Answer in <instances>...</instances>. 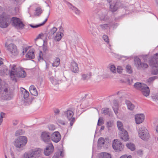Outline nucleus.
Returning a JSON list of instances; mask_svg holds the SVG:
<instances>
[{
  "label": "nucleus",
  "instance_id": "1",
  "mask_svg": "<svg viewBox=\"0 0 158 158\" xmlns=\"http://www.w3.org/2000/svg\"><path fill=\"white\" fill-rule=\"evenodd\" d=\"M10 21L12 22V25L16 29H22L24 28L25 25L19 18L13 17L11 19L10 16L5 12L0 15V27L2 28L7 27L8 26V23Z\"/></svg>",
  "mask_w": 158,
  "mask_h": 158
},
{
  "label": "nucleus",
  "instance_id": "2",
  "mask_svg": "<svg viewBox=\"0 0 158 158\" xmlns=\"http://www.w3.org/2000/svg\"><path fill=\"white\" fill-rule=\"evenodd\" d=\"M16 66L13 65L10 72V77L13 80H16V77L24 78L26 75L25 72L22 68H15Z\"/></svg>",
  "mask_w": 158,
  "mask_h": 158
},
{
  "label": "nucleus",
  "instance_id": "3",
  "mask_svg": "<svg viewBox=\"0 0 158 158\" xmlns=\"http://www.w3.org/2000/svg\"><path fill=\"white\" fill-rule=\"evenodd\" d=\"M128 6L130 9V7H133V6H129L128 3L125 2V0H117L116 1H114L110 4V10L114 12L116 11L119 8H125Z\"/></svg>",
  "mask_w": 158,
  "mask_h": 158
},
{
  "label": "nucleus",
  "instance_id": "4",
  "mask_svg": "<svg viewBox=\"0 0 158 158\" xmlns=\"http://www.w3.org/2000/svg\"><path fill=\"white\" fill-rule=\"evenodd\" d=\"M2 89H0V98L4 100L12 99L13 97V93L9 87L7 86L3 88Z\"/></svg>",
  "mask_w": 158,
  "mask_h": 158
},
{
  "label": "nucleus",
  "instance_id": "5",
  "mask_svg": "<svg viewBox=\"0 0 158 158\" xmlns=\"http://www.w3.org/2000/svg\"><path fill=\"white\" fill-rule=\"evenodd\" d=\"M42 150L39 148H36L31 150L30 151L25 152L21 158H38L40 155Z\"/></svg>",
  "mask_w": 158,
  "mask_h": 158
},
{
  "label": "nucleus",
  "instance_id": "6",
  "mask_svg": "<svg viewBox=\"0 0 158 158\" xmlns=\"http://www.w3.org/2000/svg\"><path fill=\"white\" fill-rule=\"evenodd\" d=\"M150 66L152 67L151 73L152 75L158 74V53L155 54L153 59L149 62Z\"/></svg>",
  "mask_w": 158,
  "mask_h": 158
},
{
  "label": "nucleus",
  "instance_id": "7",
  "mask_svg": "<svg viewBox=\"0 0 158 158\" xmlns=\"http://www.w3.org/2000/svg\"><path fill=\"white\" fill-rule=\"evenodd\" d=\"M117 123L118 129L120 131L119 134V137L124 141H127L129 139L127 131L123 129V123L119 121L117 122Z\"/></svg>",
  "mask_w": 158,
  "mask_h": 158
},
{
  "label": "nucleus",
  "instance_id": "8",
  "mask_svg": "<svg viewBox=\"0 0 158 158\" xmlns=\"http://www.w3.org/2000/svg\"><path fill=\"white\" fill-rule=\"evenodd\" d=\"M27 139L24 136H20L14 142L15 146L17 148H21L25 146L27 143Z\"/></svg>",
  "mask_w": 158,
  "mask_h": 158
},
{
  "label": "nucleus",
  "instance_id": "9",
  "mask_svg": "<svg viewBox=\"0 0 158 158\" xmlns=\"http://www.w3.org/2000/svg\"><path fill=\"white\" fill-rule=\"evenodd\" d=\"M7 42L5 44V47L6 48L7 50L13 55L16 56L18 55L19 51L17 46L13 44H10L7 45Z\"/></svg>",
  "mask_w": 158,
  "mask_h": 158
},
{
  "label": "nucleus",
  "instance_id": "10",
  "mask_svg": "<svg viewBox=\"0 0 158 158\" xmlns=\"http://www.w3.org/2000/svg\"><path fill=\"white\" fill-rule=\"evenodd\" d=\"M138 134L139 136L143 140H146L148 138V131L144 127H142L139 128Z\"/></svg>",
  "mask_w": 158,
  "mask_h": 158
},
{
  "label": "nucleus",
  "instance_id": "11",
  "mask_svg": "<svg viewBox=\"0 0 158 158\" xmlns=\"http://www.w3.org/2000/svg\"><path fill=\"white\" fill-rule=\"evenodd\" d=\"M98 15L99 20L101 21H108L110 20V17L107 15V10L105 9L101 11Z\"/></svg>",
  "mask_w": 158,
  "mask_h": 158
},
{
  "label": "nucleus",
  "instance_id": "12",
  "mask_svg": "<svg viewBox=\"0 0 158 158\" xmlns=\"http://www.w3.org/2000/svg\"><path fill=\"white\" fill-rule=\"evenodd\" d=\"M64 116L66 117L68 120L70 121V125L72 126L75 122V118L73 117V112L71 110H67L64 113Z\"/></svg>",
  "mask_w": 158,
  "mask_h": 158
},
{
  "label": "nucleus",
  "instance_id": "13",
  "mask_svg": "<svg viewBox=\"0 0 158 158\" xmlns=\"http://www.w3.org/2000/svg\"><path fill=\"white\" fill-rule=\"evenodd\" d=\"M134 62L138 69H145L148 67V66L147 64L141 62L140 60L138 58L134 59Z\"/></svg>",
  "mask_w": 158,
  "mask_h": 158
},
{
  "label": "nucleus",
  "instance_id": "14",
  "mask_svg": "<svg viewBox=\"0 0 158 158\" xmlns=\"http://www.w3.org/2000/svg\"><path fill=\"white\" fill-rule=\"evenodd\" d=\"M123 146L121 142L117 139H114L113 142V148L116 152L121 151L123 149Z\"/></svg>",
  "mask_w": 158,
  "mask_h": 158
},
{
  "label": "nucleus",
  "instance_id": "15",
  "mask_svg": "<svg viewBox=\"0 0 158 158\" xmlns=\"http://www.w3.org/2000/svg\"><path fill=\"white\" fill-rule=\"evenodd\" d=\"M41 139L45 143H48L50 141L51 135L49 132L44 131L42 133L41 135Z\"/></svg>",
  "mask_w": 158,
  "mask_h": 158
},
{
  "label": "nucleus",
  "instance_id": "16",
  "mask_svg": "<svg viewBox=\"0 0 158 158\" xmlns=\"http://www.w3.org/2000/svg\"><path fill=\"white\" fill-rule=\"evenodd\" d=\"M61 138V135L58 131L55 132L51 135V139L55 143L59 142Z\"/></svg>",
  "mask_w": 158,
  "mask_h": 158
},
{
  "label": "nucleus",
  "instance_id": "17",
  "mask_svg": "<svg viewBox=\"0 0 158 158\" xmlns=\"http://www.w3.org/2000/svg\"><path fill=\"white\" fill-rule=\"evenodd\" d=\"M53 149L54 147L52 143L50 144L44 150V154L47 156L49 155L53 152Z\"/></svg>",
  "mask_w": 158,
  "mask_h": 158
},
{
  "label": "nucleus",
  "instance_id": "18",
  "mask_svg": "<svg viewBox=\"0 0 158 158\" xmlns=\"http://www.w3.org/2000/svg\"><path fill=\"white\" fill-rule=\"evenodd\" d=\"M98 28L103 31H105L108 28L110 29L112 27L111 22H109L108 23H104L99 24Z\"/></svg>",
  "mask_w": 158,
  "mask_h": 158
},
{
  "label": "nucleus",
  "instance_id": "19",
  "mask_svg": "<svg viewBox=\"0 0 158 158\" xmlns=\"http://www.w3.org/2000/svg\"><path fill=\"white\" fill-rule=\"evenodd\" d=\"M70 69L71 70L75 73H77L79 72V69L78 64L75 62L73 61L71 64Z\"/></svg>",
  "mask_w": 158,
  "mask_h": 158
},
{
  "label": "nucleus",
  "instance_id": "20",
  "mask_svg": "<svg viewBox=\"0 0 158 158\" xmlns=\"http://www.w3.org/2000/svg\"><path fill=\"white\" fill-rule=\"evenodd\" d=\"M136 123L137 124L142 123L144 119V115L143 114H139L135 115Z\"/></svg>",
  "mask_w": 158,
  "mask_h": 158
},
{
  "label": "nucleus",
  "instance_id": "21",
  "mask_svg": "<svg viewBox=\"0 0 158 158\" xmlns=\"http://www.w3.org/2000/svg\"><path fill=\"white\" fill-rule=\"evenodd\" d=\"M81 81H87L90 79L91 77V74L90 73H81Z\"/></svg>",
  "mask_w": 158,
  "mask_h": 158
},
{
  "label": "nucleus",
  "instance_id": "22",
  "mask_svg": "<svg viewBox=\"0 0 158 158\" xmlns=\"http://www.w3.org/2000/svg\"><path fill=\"white\" fill-rule=\"evenodd\" d=\"M142 94L146 97L148 96L149 94L150 90L149 87L146 85L141 90Z\"/></svg>",
  "mask_w": 158,
  "mask_h": 158
},
{
  "label": "nucleus",
  "instance_id": "23",
  "mask_svg": "<svg viewBox=\"0 0 158 158\" xmlns=\"http://www.w3.org/2000/svg\"><path fill=\"white\" fill-rule=\"evenodd\" d=\"M99 158H111V155L108 153L102 152L98 154Z\"/></svg>",
  "mask_w": 158,
  "mask_h": 158
},
{
  "label": "nucleus",
  "instance_id": "24",
  "mask_svg": "<svg viewBox=\"0 0 158 158\" xmlns=\"http://www.w3.org/2000/svg\"><path fill=\"white\" fill-rule=\"evenodd\" d=\"M29 91L31 94L34 96H37L38 95V92L35 86L33 85H31L29 89Z\"/></svg>",
  "mask_w": 158,
  "mask_h": 158
},
{
  "label": "nucleus",
  "instance_id": "25",
  "mask_svg": "<svg viewBox=\"0 0 158 158\" xmlns=\"http://www.w3.org/2000/svg\"><path fill=\"white\" fill-rule=\"evenodd\" d=\"M125 102L127 105V108L130 110H134L135 106L130 101L126 100L125 101Z\"/></svg>",
  "mask_w": 158,
  "mask_h": 158
},
{
  "label": "nucleus",
  "instance_id": "26",
  "mask_svg": "<svg viewBox=\"0 0 158 158\" xmlns=\"http://www.w3.org/2000/svg\"><path fill=\"white\" fill-rule=\"evenodd\" d=\"M144 86H146V85L138 82L135 83L134 85V86L135 88L140 91L143 88Z\"/></svg>",
  "mask_w": 158,
  "mask_h": 158
},
{
  "label": "nucleus",
  "instance_id": "27",
  "mask_svg": "<svg viewBox=\"0 0 158 158\" xmlns=\"http://www.w3.org/2000/svg\"><path fill=\"white\" fill-rule=\"evenodd\" d=\"M10 70H9L7 68L5 67L2 70H0V75L1 76H4L7 75L9 73L10 74Z\"/></svg>",
  "mask_w": 158,
  "mask_h": 158
},
{
  "label": "nucleus",
  "instance_id": "28",
  "mask_svg": "<svg viewBox=\"0 0 158 158\" xmlns=\"http://www.w3.org/2000/svg\"><path fill=\"white\" fill-rule=\"evenodd\" d=\"M63 36L64 34L63 33L60 32H58L55 36V40L56 41H59L60 40Z\"/></svg>",
  "mask_w": 158,
  "mask_h": 158
},
{
  "label": "nucleus",
  "instance_id": "29",
  "mask_svg": "<svg viewBox=\"0 0 158 158\" xmlns=\"http://www.w3.org/2000/svg\"><path fill=\"white\" fill-rule=\"evenodd\" d=\"M27 58L29 59H33L35 57L34 52L30 50L27 52L26 55Z\"/></svg>",
  "mask_w": 158,
  "mask_h": 158
},
{
  "label": "nucleus",
  "instance_id": "30",
  "mask_svg": "<svg viewBox=\"0 0 158 158\" xmlns=\"http://www.w3.org/2000/svg\"><path fill=\"white\" fill-rule=\"evenodd\" d=\"M49 78L50 81L53 84L56 85L57 84L58 82L57 80L55 79L53 76L49 75Z\"/></svg>",
  "mask_w": 158,
  "mask_h": 158
},
{
  "label": "nucleus",
  "instance_id": "31",
  "mask_svg": "<svg viewBox=\"0 0 158 158\" xmlns=\"http://www.w3.org/2000/svg\"><path fill=\"white\" fill-rule=\"evenodd\" d=\"M104 139L102 137L100 138L98 141V145L99 147H102L104 144Z\"/></svg>",
  "mask_w": 158,
  "mask_h": 158
},
{
  "label": "nucleus",
  "instance_id": "32",
  "mask_svg": "<svg viewBox=\"0 0 158 158\" xmlns=\"http://www.w3.org/2000/svg\"><path fill=\"white\" fill-rule=\"evenodd\" d=\"M126 146L128 148L130 149L131 151H133L135 149V146L133 143H127L126 144Z\"/></svg>",
  "mask_w": 158,
  "mask_h": 158
},
{
  "label": "nucleus",
  "instance_id": "33",
  "mask_svg": "<svg viewBox=\"0 0 158 158\" xmlns=\"http://www.w3.org/2000/svg\"><path fill=\"white\" fill-rule=\"evenodd\" d=\"M60 63V59L59 58H56L55 60L52 63V66H58Z\"/></svg>",
  "mask_w": 158,
  "mask_h": 158
},
{
  "label": "nucleus",
  "instance_id": "34",
  "mask_svg": "<svg viewBox=\"0 0 158 158\" xmlns=\"http://www.w3.org/2000/svg\"><path fill=\"white\" fill-rule=\"evenodd\" d=\"M57 31V28L55 27H53L50 30L48 33V35L50 36L53 35Z\"/></svg>",
  "mask_w": 158,
  "mask_h": 158
},
{
  "label": "nucleus",
  "instance_id": "35",
  "mask_svg": "<svg viewBox=\"0 0 158 158\" xmlns=\"http://www.w3.org/2000/svg\"><path fill=\"white\" fill-rule=\"evenodd\" d=\"M22 92L24 98L25 99H26L29 96V93L25 89H24V90Z\"/></svg>",
  "mask_w": 158,
  "mask_h": 158
},
{
  "label": "nucleus",
  "instance_id": "36",
  "mask_svg": "<svg viewBox=\"0 0 158 158\" xmlns=\"http://www.w3.org/2000/svg\"><path fill=\"white\" fill-rule=\"evenodd\" d=\"M42 12V11L41 8L40 7H37L35 10V12L36 13V15L39 16L41 14Z\"/></svg>",
  "mask_w": 158,
  "mask_h": 158
},
{
  "label": "nucleus",
  "instance_id": "37",
  "mask_svg": "<svg viewBox=\"0 0 158 158\" xmlns=\"http://www.w3.org/2000/svg\"><path fill=\"white\" fill-rule=\"evenodd\" d=\"M126 70L127 72L129 73H132V70L131 65H127L126 67Z\"/></svg>",
  "mask_w": 158,
  "mask_h": 158
},
{
  "label": "nucleus",
  "instance_id": "38",
  "mask_svg": "<svg viewBox=\"0 0 158 158\" xmlns=\"http://www.w3.org/2000/svg\"><path fill=\"white\" fill-rule=\"evenodd\" d=\"M24 133V131L22 129H19L16 131L15 132V135L18 136L19 135H22Z\"/></svg>",
  "mask_w": 158,
  "mask_h": 158
},
{
  "label": "nucleus",
  "instance_id": "39",
  "mask_svg": "<svg viewBox=\"0 0 158 158\" xmlns=\"http://www.w3.org/2000/svg\"><path fill=\"white\" fill-rule=\"evenodd\" d=\"M113 125V123L111 121H109L107 122L106 126L109 130V128L112 127Z\"/></svg>",
  "mask_w": 158,
  "mask_h": 158
},
{
  "label": "nucleus",
  "instance_id": "40",
  "mask_svg": "<svg viewBox=\"0 0 158 158\" xmlns=\"http://www.w3.org/2000/svg\"><path fill=\"white\" fill-rule=\"evenodd\" d=\"M110 69L111 71L114 73L116 72V68L114 65H111L110 66Z\"/></svg>",
  "mask_w": 158,
  "mask_h": 158
},
{
  "label": "nucleus",
  "instance_id": "41",
  "mask_svg": "<svg viewBox=\"0 0 158 158\" xmlns=\"http://www.w3.org/2000/svg\"><path fill=\"white\" fill-rule=\"evenodd\" d=\"M104 123V121L102 118H99L98 122L97 125L100 126L102 125Z\"/></svg>",
  "mask_w": 158,
  "mask_h": 158
},
{
  "label": "nucleus",
  "instance_id": "42",
  "mask_svg": "<svg viewBox=\"0 0 158 158\" xmlns=\"http://www.w3.org/2000/svg\"><path fill=\"white\" fill-rule=\"evenodd\" d=\"M102 38L107 43L109 44V39L108 36L107 35H103Z\"/></svg>",
  "mask_w": 158,
  "mask_h": 158
},
{
  "label": "nucleus",
  "instance_id": "43",
  "mask_svg": "<svg viewBox=\"0 0 158 158\" xmlns=\"http://www.w3.org/2000/svg\"><path fill=\"white\" fill-rule=\"evenodd\" d=\"M117 71L118 73H121L122 72L123 68L121 66H118L117 68Z\"/></svg>",
  "mask_w": 158,
  "mask_h": 158
},
{
  "label": "nucleus",
  "instance_id": "44",
  "mask_svg": "<svg viewBox=\"0 0 158 158\" xmlns=\"http://www.w3.org/2000/svg\"><path fill=\"white\" fill-rule=\"evenodd\" d=\"M157 78V77L156 76H154L152 77H151L149 78L148 79V82H151L154 80H155Z\"/></svg>",
  "mask_w": 158,
  "mask_h": 158
},
{
  "label": "nucleus",
  "instance_id": "45",
  "mask_svg": "<svg viewBox=\"0 0 158 158\" xmlns=\"http://www.w3.org/2000/svg\"><path fill=\"white\" fill-rule=\"evenodd\" d=\"M48 127L49 129L50 130H51V131L54 130L55 129V126L54 125H52V124L49 125L48 126Z\"/></svg>",
  "mask_w": 158,
  "mask_h": 158
},
{
  "label": "nucleus",
  "instance_id": "46",
  "mask_svg": "<svg viewBox=\"0 0 158 158\" xmlns=\"http://www.w3.org/2000/svg\"><path fill=\"white\" fill-rule=\"evenodd\" d=\"M38 59L39 60H43V53L42 51H40V52L39 56L38 57Z\"/></svg>",
  "mask_w": 158,
  "mask_h": 158
},
{
  "label": "nucleus",
  "instance_id": "47",
  "mask_svg": "<svg viewBox=\"0 0 158 158\" xmlns=\"http://www.w3.org/2000/svg\"><path fill=\"white\" fill-rule=\"evenodd\" d=\"M73 10L76 14L79 15L80 14V10L76 7H74L73 9Z\"/></svg>",
  "mask_w": 158,
  "mask_h": 158
},
{
  "label": "nucleus",
  "instance_id": "48",
  "mask_svg": "<svg viewBox=\"0 0 158 158\" xmlns=\"http://www.w3.org/2000/svg\"><path fill=\"white\" fill-rule=\"evenodd\" d=\"M103 114L105 115H108L109 114V109H104L103 110Z\"/></svg>",
  "mask_w": 158,
  "mask_h": 158
},
{
  "label": "nucleus",
  "instance_id": "49",
  "mask_svg": "<svg viewBox=\"0 0 158 158\" xmlns=\"http://www.w3.org/2000/svg\"><path fill=\"white\" fill-rule=\"evenodd\" d=\"M113 108L115 114H117L118 113V106H113Z\"/></svg>",
  "mask_w": 158,
  "mask_h": 158
},
{
  "label": "nucleus",
  "instance_id": "50",
  "mask_svg": "<svg viewBox=\"0 0 158 158\" xmlns=\"http://www.w3.org/2000/svg\"><path fill=\"white\" fill-rule=\"evenodd\" d=\"M126 81H127V83L129 85L131 84L133 82V80L132 79H130L129 78L127 79H126Z\"/></svg>",
  "mask_w": 158,
  "mask_h": 158
},
{
  "label": "nucleus",
  "instance_id": "51",
  "mask_svg": "<svg viewBox=\"0 0 158 158\" xmlns=\"http://www.w3.org/2000/svg\"><path fill=\"white\" fill-rule=\"evenodd\" d=\"M89 31H90L91 34L93 35L94 36H95L97 35V33H94V32H93V31H95V29H92V31H91L90 30H89Z\"/></svg>",
  "mask_w": 158,
  "mask_h": 158
},
{
  "label": "nucleus",
  "instance_id": "52",
  "mask_svg": "<svg viewBox=\"0 0 158 158\" xmlns=\"http://www.w3.org/2000/svg\"><path fill=\"white\" fill-rule=\"evenodd\" d=\"M30 26L33 28H36L41 26L40 24L35 25H34L32 24H30Z\"/></svg>",
  "mask_w": 158,
  "mask_h": 158
},
{
  "label": "nucleus",
  "instance_id": "53",
  "mask_svg": "<svg viewBox=\"0 0 158 158\" xmlns=\"http://www.w3.org/2000/svg\"><path fill=\"white\" fill-rule=\"evenodd\" d=\"M143 151L141 150H139L137 152V154L139 156H141L143 154Z\"/></svg>",
  "mask_w": 158,
  "mask_h": 158
},
{
  "label": "nucleus",
  "instance_id": "54",
  "mask_svg": "<svg viewBox=\"0 0 158 158\" xmlns=\"http://www.w3.org/2000/svg\"><path fill=\"white\" fill-rule=\"evenodd\" d=\"M54 112L56 114H58L60 111L59 109H55L54 110Z\"/></svg>",
  "mask_w": 158,
  "mask_h": 158
},
{
  "label": "nucleus",
  "instance_id": "55",
  "mask_svg": "<svg viewBox=\"0 0 158 158\" xmlns=\"http://www.w3.org/2000/svg\"><path fill=\"white\" fill-rule=\"evenodd\" d=\"M113 104L114 106H118V104L117 100H114L113 101Z\"/></svg>",
  "mask_w": 158,
  "mask_h": 158
},
{
  "label": "nucleus",
  "instance_id": "56",
  "mask_svg": "<svg viewBox=\"0 0 158 158\" xmlns=\"http://www.w3.org/2000/svg\"><path fill=\"white\" fill-rule=\"evenodd\" d=\"M43 51L46 52L47 51H48V48H47V47L44 44H43Z\"/></svg>",
  "mask_w": 158,
  "mask_h": 158
},
{
  "label": "nucleus",
  "instance_id": "57",
  "mask_svg": "<svg viewBox=\"0 0 158 158\" xmlns=\"http://www.w3.org/2000/svg\"><path fill=\"white\" fill-rule=\"evenodd\" d=\"M152 99L154 101H157L158 100V98L157 96H153L152 97Z\"/></svg>",
  "mask_w": 158,
  "mask_h": 158
},
{
  "label": "nucleus",
  "instance_id": "58",
  "mask_svg": "<svg viewBox=\"0 0 158 158\" xmlns=\"http://www.w3.org/2000/svg\"><path fill=\"white\" fill-rule=\"evenodd\" d=\"M131 156H127L126 155H123L120 158H131Z\"/></svg>",
  "mask_w": 158,
  "mask_h": 158
},
{
  "label": "nucleus",
  "instance_id": "59",
  "mask_svg": "<svg viewBox=\"0 0 158 158\" xmlns=\"http://www.w3.org/2000/svg\"><path fill=\"white\" fill-rule=\"evenodd\" d=\"M111 25H112V27L113 26V27H116L118 26V23H112L111 22Z\"/></svg>",
  "mask_w": 158,
  "mask_h": 158
},
{
  "label": "nucleus",
  "instance_id": "60",
  "mask_svg": "<svg viewBox=\"0 0 158 158\" xmlns=\"http://www.w3.org/2000/svg\"><path fill=\"white\" fill-rule=\"evenodd\" d=\"M148 56L147 55H144L142 56V58L144 61L147 60Z\"/></svg>",
  "mask_w": 158,
  "mask_h": 158
},
{
  "label": "nucleus",
  "instance_id": "61",
  "mask_svg": "<svg viewBox=\"0 0 158 158\" xmlns=\"http://www.w3.org/2000/svg\"><path fill=\"white\" fill-rule=\"evenodd\" d=\"M5 114H6L5 113L2 112L1 113L0 117L3 118L4 117Z\"/></svg>",
  "mask_w": 158,
  "mask_h": 158
},
{
  "label": "nucleus",
  "instance_id": "62",
  "mask_svg": "<svg viewBox=\"0 0 158 158\" xmlns=\"http://www.w3.org/2000/svg\"><path fill=\"white\" fill-rule=\"evenodd\" d=\"M47 20H48V19L47 18L44 21V22H43L42 23L40 24V26H41L44 25L45 23L47 21Z\"/></svg>",
  "mask_w": 158,
  "mask_h": 158
},
{
  "label": "nucleus",
  "instance_id": "63",
  "mask_svg": "<svg viewBox=\"0 0 158 158\" xmlns=\"http://www.w3.org/2000/svg\"><path fill=\"white\" fill-rule=\"evenodd\" d=\"M18 124V122L17 120H14L13 121V124L14 125H16Z\"/></svg>",
  "mask_w": 158,
  "mask_h": 158
},
{
  "label": "nucleus",
  "instance_id": "64",
  "mask_svg": "<svg viewBox=\"0 0 158 158\" xmlns=\"http://www.w3.org/2000/svg\"><path fill=\"white\" fill-rule=\"evenodd\" d=\"M43 35V34H39L38 36L35 39V40H36L40 38L41 36Z\"/></svg>",
  "mask_w": 158,
  "mask_h": 158
}]
</instances>
